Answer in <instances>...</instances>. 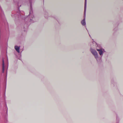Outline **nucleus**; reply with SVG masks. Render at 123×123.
Instances as JSON below:
<instances>
[{"label":"nucleus","instance_id":"3","mask_svg":"<svg viewBox=\"0 0 123 123\" xmlns=\"http://www.w3.org/2000/svg\"><path fill=\"white\" fill-rule=\"evenodd\" d=\"M4 60H2V72L4 73Z\"/></svg>","mask_w":123,"mask_h":123},{"label":"nucleus","instance_id":"5","mask_svg":"<svg viewBox=\"0 0 123 123\" xmlns=\"http://www.w3.org/2000/svg\"><path fill=\"white\" fill-rule=\"evenodd\" d=\"M81 23L83 25H84L86 24V23L85 21V18H84L82 21L81 22Z\"/></svg>","mask_w":123,"mask_h":123},{"label":"nucleus","instance_id":"2","mask_svg":"<svg viewBox=\"0 0 123 123\" xmlns=\"http://www.w3.org/2000/svg\"><path fill=\"white\" fill-rule=\"evenodd\" d=\"M20 47L17 46H15V48L16 51L18 53H19V49Z\"/></svg>","mask_w":123,"mask_h":123},{"label":"nucleus","instance_id":"1","mask_svg":"<svg viewBox=\"0 0 123 123\" xmlns=\"http://www.w3.org/2000/svg\"><path fill=\"white\" fill-rule=\"evenodd\" d=\"M91 52L94 55L95 57V58H97L98 57V56L96 51L92 49L91 50Z\"/></svg>","mask_w":123,"mask_h":123},{"label":"nucleus","instance_id":"6","mask_svg":"<svg viewBox=\"0 0 123 123\" xmlns=\"http://www.w3.org/2000/svg\"><path fill=\"white\" fill-rule=\"evenodd\" d=\"M86 0H85L84 11H86Z\"/></svg>","mask_w":123,"mask_h":123},{"label":"nucleus","instance_id":"4","mask_svg":"<svg viewBox=\"0 0 123 123\" xmlns=\"http://www.w3.org/2000/svg\"><path fill=\"white\" fill-rule=\"evenodd\" d=\"M97 50L99 52V53L100 55H101L103 53V51L101 49H97Z\"/></svg>","mask_w":123,"mask_h":123}]
</instances>
